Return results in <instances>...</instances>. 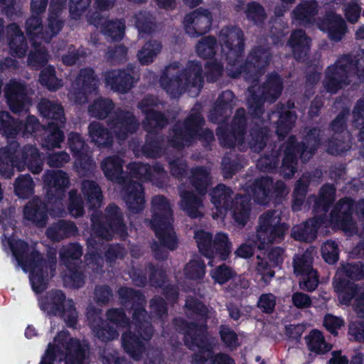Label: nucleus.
<instances>
[{"instance_id":"62","label":"nucleus","mask_w":364,"mask_h":364,"mask_svg":"<svg viewBox=\"0 0 364 364\" xmlns=\"http://www.w3.org/2000/svg\"><path fill=\"white\" fill-rule=\"evenodd\" d=\"M34 182L29 174L19 176L14 183L16 194L22 198H27L33 193Z\"/></svg>"},{"instance_id":"9","label":"nucleus","mask_w":364,"mask_h":364,"mask_svg":"<svg viewBox=\"0 0 364 364\" xmlns=\"http://www.w3.org/2000/svg\"><path fill=\"white\" fill-rule=\"evenodd\" d=\"M354 75L364 79V49L358 51L353 56L344 55L328 66L322 84L328 92L335 94L349 85Z\"/></svg>"},{"instance_id":"57","label":"nucleus","mask_w":364,"mask_h":364,"mask_svg":"<svg viewBox=\"0 0 364 364\" xmlns=\"http://www.w3.org/2000/svg\"><path fill=\"white\" fill-rule=\"evenodd\" d=\"M21 129V122L12 118L6 112H0V132L6 138H14Z\"/></svg>"},{"instance_id":"30","label":"nucleus","mask_w":364,"mask_h":364,"mask_svg":"<svg viewBox=\"0 0 364 364\" xmlns=\"http://www.w3.org/2000/svg\"><path fill=\"white\" fill-rule=\"evenodd\" d=\"M68 144L70 151L77 157L75 164L80 168L89 171L95 168V162L87 154H84L85 141L80 134L70 132L68 136Z\"/></svg>"},{"instance_id":"16","label":"nucleus","mask_w":364,"mask_h":364,"mask_svg":"<svg viewBox=\"0 0 364 364\" xmlns=\"http://www.w3.org/2000/svg\"><path fill=\"white\" fill-rule=\"evenodd\" d=\"M194 237L199 251L208 258L218 257L220 260H225L231 252L232 243L226 233L219 232L213 239L210 232L198 230Z\"/></svg>"},{"instance_id":"45","label":"nucleus","mask_w":364,"mask_h":364,"mask_svg":"<svg viewBox=\"0 0 364 364\" xmlns=\"http://www.w3.org/2000/svg\"><path fill=\"white\" fill-rule=\"evenodd\" d=\"M81 193L90 208H98L102 205L103 195L100 186L94 181L84 180L81 183Z\"/></svg>"},{"instance_id":"24","label":"nucleus","mask_w":364,"mask_h":364,"mask_svg":"<svg viewBox=\"0 0 364 364\" xmlns=\"http://www.w3.org/2000/svg\"><path fill=\"white\" fill-rule=\"evenodd\" d=\"M105 83L114 92L124 94L128 92L137 81L134 75V67L110 70L104 73Z\"/></svg>"},{"instance_id":"2","label":"nucleus","mask_w":364,"mask_h":364,"mask_svg":"<svg viewBox=\"0 0 364 364\" xmlns=\"http://www.w3.org/2000/svg\"><path fill=\"white\" fill-rule=\"evenodd\" d=\"M119 295L122 304L126 308L131 304L134 311L129 330L122 337V346L134 359L139 360L146 350L144 341H149L153 335V328L149 321V316L144 308L146 300L138 291L127 287L121 288Z\"/></svg>"},{"instance_id":"35","label":"nucleus","mask_w":364,"mask_h":364,"mask_svg":"<svg viewBox=\"0 0 364 364\" xmlns=\"http://www.w3.org/2000/svg\"><path fill=\"white\" fill-rule=\"evenodd\" d=\"M234 221L242 227H244L250 219L251 213V204L250 199L246 196L237 195L231 200L228 208Z\"/></svg>"},{"instance_id":"60","label":"nucleus","mask_w":364,"mask_h":364,"mask_svg":"<svg viewBox=\"0 0 364 364\" xmlns=\"http://www.w3.org/2000/svg\"><path fill=\"white\" fill-rule=\"evenodd\" d=\"M312 252L306 250L302 254L295 255L293 261L294 272L296 275H304L315 270L312 267Z\"/></svg>"},{"instance_id":"13","label":"nucleus","mask_w":364,"mask_h":364,"mask_svg":"<svg viewBox=\"0 0 364 364\" xmlns=\"http://www.w3.org/2000/svg\"><path fill=\"white\" fill-rule=\"evenodd\" d=\"M283 85L281 78L277 74L268 75L267 80L262 87L256 84L247 90V105L249 112L255 119H259L263 114V103L267 101L274 102L281 95Z\"/></svg>"},{"instance_id":"33","label":"nucleus","mask_w":364,"mask_h":364,"mask_svg":"<svg viewBox=\"0 0 364 364\" xmlns=\"http://www.w3.org/2000/svg\"><path fill=\"white\" fill-rule=\"evenodd\" d=\"M336 188L333 185L325 184L319 191L318 198L315 196H310L307 198V202L311 204L314 203L313 211L326 218V213L328 211L330 205L335 200Z\"/></svg>"},{"instance_id":"58","label":"nucleus","mask_w":364,"mask_h":364,"mask_svg":"<svg viewBox=\"0 0 364 364\" xmlns=\"http://www.w3.org/2000/svg\"><path fill=\"white\" fill-rule=\"evenodd\" d=\"M309 183L310 176L309 175H303L296 182L293 192L292 210L294 211L301 210Z\"/></svg>"},{"instance_id":"6","label":"nucleus","mask_w":364,"mask_h":364,"mask_svg":"<svg viewBox=\"0 0 364 364\" xmlns=\"http://www.w3.org/2000/svg\"><path fill=\"white\" fill-rule=\"evenodd\" d=\"M106 127L97 121L91 122L87 127L90 143L98 148H109L114 142L112 133L119 140H125L139 127V122L129 111L117 108L109 116Z\"/></svg>"},{"instance_id":"64","label":"nucleus","mask_w":364,"mask_h":364,"mask_svg":"<svg viewBox=\"0 0 364 364\" xmlns=\"http://www.w3.org/2000/svg\"><path fill=\"white\" fill-rule=\"evenodd\" d=\"M48 60L49 55L46 50L39 46L38 42L33 43V50H31L28 57V65L37 68L46 64Z\"/></svg>"},{"instance_id":"8","label":"nucleus","mask_w":364,"mask_h":364,"mask_svg":"<svg viewBox=\"0 0 364 364\" xmlns=\"http://www.w3.org/2000/svg\"><path fill=\"white\" fill-rule=\"evenodd\" d=\"M26 166L33 174L43 170V163L35 146L26 145L20 149L18 143L14 141L0 149V173L5 178L14 174V166L21 171Z\"/></svg>"},{"instance_id":"17","label":"nucleus","mask_w":364,"mask_h":364,"mask_svg":"<svg viewBox=\"0 0 364 364\" xmlns=\"http://www.w3.org/2000/svg\"><path fill=\"white\" fill-rule=\"evenodd\" d=\"M289 229V226L281 222L280 213L268 210L259 218L257 237L262 245L279 242Z\"/></svg>"},{"instance_id":"27","label":"nucleus","mask_w":364,"mask_h":364,"mask_svg":"<svg viewBox=\"0 0 364 364\" xmlns=\"http://www.w3.org/2000/svg\"><path fill=\"white\" fill-rule=\"evenodd\" d=\"M335 288L340 302L348 305L355 299V310L360 317H364V289L353 282L345 284L344 281H339Z\"/></svg>"},{"instance_id":"31","label":"nucleus","mask_w":364,"mask_h":364,"mask_svg":"<svg viewBox=\"0 0 364 364\" xmlns=\"http://www.w3.org/2000/svg\"><path fill=\"white\" fill-rule=\"evenodd\" d=\"M43 180L47 189L48 199H53L54 194L64 195L70 184L67 173L61 170H48L43 176Z\"/></svg>"},{"instance_id":"61","label":"nucleus","mask_w":364,"mask_h":364,"mask_svg":"<svg viewBox=\"0 0 364 364\" xmlns=\"http://www.w3.org/2000/svg\"><path fill=\"white\" fill-rule=\"evenodd\" d=\"M351 135L349 132H345L344 134L333 136L328 143L327 151L333 155L340 154L347 151L350 148Z\"/></svg>"},{"instance_id":"1","label":"nucleus","mask_w":364,"mask_h":364,"mask_svg":"<svg viewBox=\"0 0 364 364\" xmlns=\"http://www.w3.org/2000/svg\"><path fill=\"white\" fill-rule=\"evenodd\" d=\"M221 58L228 61L227 73L231 77L242 76L246 80H257L269 65L271 53L267 48L257 47L249 54L245 63L237 67L244 50L242 31L237 26H225L218 33Z\"/></svg>"},{"instance_id":"15","label":"nucleus","mask_w":364,"mask_h":364,"mask_svg":"<svg viewBox=\"0 0 364 364\" xmlns=\"http://www.w3.org/2000/svg\"><path fill=\"white\" fill-rule=\"evenodd\" d=\"M40 308L49 315H60L66 325L75 327L77 321V312L72 299L65 300L60 290L51 291L41 299Z\"/></svg>"},{"instance_id":"4","label":"nucleus","mask_w":364,"mask_h":364,"mask_svg":"<svg viewBox=\"0 0 364 364\" xmlns=\"http://www.w3.org/2000/svg\"><path fill=\"white\" fill-rule=\"evenodd\" d=\"M204 82L203 66L198 60H189L186 66L174 61L164 69L159 84L171 97H178L188 92L191 95H198Z\"/></svg>"},{"instance_id":"18","label":"nucleus","mask_w":364,"mask_h":364,"mask_svg":"<svg viewBox=\"0 0 364 364\" xmlns=\"http://www.w3.org/2000/svg\"><path fill=\"white\" fill-rule=\"evenodd\" d=\"M100 85V79L95 70L90 68L81 69L68 90L69 100L75 104H85L88 95L96 92Z\"/></svg>"},{"instance_id":"37","label":"nucleus","mask_w":364,"mask_h":364,"mask_svg":"<svg viewBox=\"0 0 364 364\" xmlns=\"http://www.w3.org/2000/svg\"><path fill=\"white\" fill-rule=\"evenodd\" d=\"M314 214L313 218L292 228L291 236L295 240L310 242L316 238L318 228L321 224L324 223L325 218L322 217L321 220L318 214Z\"/></svg>"},{"instance_id":"55","label":"nucleus","mask_w":364,"mask_h":364,"mask_svg":"<svg viewBox=\"0 0 364 364\" xmlns=\"http://www.w3.org/2000/svg\"><path fill=\"white\" fill-rule=\"evenodd\" d=\"M218 50V40L213 36H207L200 38L196 45L197 55L203 58H213Z\"/></svg>"},{"instance_id":"42","label":"nucleus","mask_w":364,"mask_h":364,"mask_svg":"<svg viewBox=\"0 0 364 364\" xmlns=\"http://www.w3.org/2000/svg\"><path fill=\"white\" fill-rule=\"evenodd\" d=\"M38 109L42 116L53 120L55 124H64L65 117L63 106L58 102L42 99L38 105Z\"/></svg>"},{"instance_id":"53","label":"nucleus","mask_w":364,"mask_h":364,"mask_svg":"<svg viewBox=\"0 0 364 364\" xmlns=\"http://www.w3.org/2000/svg\"><path fill=\"white\" fill-rule=\"evenodd\" d=\"M347 277L351 279L360 280L364 277V264L361 262L342 264L335 277V282L338 280L344 281Z\"/></svg>"},{"instance_id":"54","label":"nucleus","mask_w":364,"mask_h":364,"mask_svg":"<svg viewBox=\"0 0 364 364\" xmlns=\"http://www.w3.org/2000/svg\"><path fill=\"white\" fill-rule=\"evenodd\" d=\"M305 341L309 350L316 353H324L331 349V345L328 343L323 333L318 331L314 329L305 336Z\"/></svg>"},{"instance_id":"38","label":"nucleus","mask_w":364,"mask_h":364,"mask_svg":"<svg viewBox=\"0 0 364 364\" xmlns=\"http://www.w3.org/2000/svg\"><path fill=\"white\" fill-rule=\"evenodd\" d=\"M128 168L132 178H139L141 181H154L165 175L163 166L159 163L151 168L146 164L134 162L130 164Z\"/></svg>"},{"instance_id":"32","label":"nucleus","mask_w":364,"mask_h":364,"mask_svg":"<svg viewBox=\"0 0 364 364\" xmlns=\"http://www.w3.org/2000/svg\"><path fill=\"white\" fill-rule=\"evenodd\" d=\"M317 25L321 31L327 32L330 39L334 41H341L347 29L343 18L332 11L326 14L324 19L319 20Z\"/></svg>"},{"instance_id":"46","label":"nucleus","mask_w":364,"mask_h":364,"mask_svg":"<svg viewBox=\"0 0 364 364\" xmlns=\"http://www.w3.org/2000/svg\"><path fill=\"white\" fill-rule=\"evenodd\" d=\"M277 118L276 132L279 137H284L293 127L296 117L291 111H277L272 112L267 115L268 120L272 121L273 118Z\"/></svg>"},{"instance_id":"50","label":"nucleus","mask_w":364,"mask_h":364,"mask_svg":"<svg viewBox=\"0 0 364 364\" xmlns=\"http://www.w3.org/2000/svg\"><path fill=\"white\" fill-rule=\"evenodd\" d=\"M114 109V102L109 98L98 97L87 107V113L90 117L100 120L106 119Z\"/></svg>"},{"instance_id":"12","label":"nucleus","mask_w":364,"mask_h":364,"mask_svg":"<svg viewBox=\"0 0 364 364\" xmlns=\"http://www.w3.org/2000/svg\"><path fill=\"white\" fill-rule=\"evenodd\" d=\"M87 350L86 345L70 338L68 333L63 331L55 337L53 343L48 345L41 364H53L57 358L65 359V364H84Z\"/></svg>"},{"instance_id":"51","label":"nucleus","mask_w":364,"mask_h":364,"mask_svg":"<svg viewBox=\"0 0 364 364\" xmlns=\"http://www.w3.org/2000/svg\"><path fill=\"white\" fill-rule=\"evenodd\" d=\"M232 194V191L223 184L218 185L210 193L212 203L220 213L223 210H228Z\"/></svg>"},{"instance_id":"52","label":"nucleus","mask_w":364,"mask_h":364,"mask_svg":"<svg viewBox=\"0 0 364 364\" xmlns=\"http://www.w3.org/2000/svg\"><path fill=\"white\" fill-rule=\"evenodd\" d=\"M63 124H55L54 122H50L48 127L45 129L44 136L42 139V147L48 149L60 147V144L63 141L64 134L60 130V127Z\"/></svg>"},{"instance_id":"49","label":"nucleus","mask_w":364,"mask_h":364,"mask_svg":"<svg viewBox=\"0 0 364 364\" xmlns=\"http://www.w3.org/2000/svg\"><path fill=\"white\" fill-rule=\"evenodd\" d=\"M162 43L157 40H150L144 43L136 53L137 60L142 65L151 64L161 52Z\"/></svg>"},{"instance_id":"39","label":"nucleus","mask_w":364,"mask_h":364,"mask_svg":"<svg viewBox=\"0 0 364 364\" xmlns=\"http://www.w3.org/2000/svg\"><path fill=\"white\" fill-rule=\"evenodd\" d=\"M7 33L11 55L18 58L24 57L28 46L25 36L19 26L16 23H11L7 28Z\"/></svg>"},{"instance_id":"14","label":"nucleus","mask_w":364,"mask_h":364,"mask_svg":"<svg viewBox=\"0 0 364 364\" xmlns=\"http://www.w3.org/2000/svg\"><path fill=\"white\" fill-rule=\"evenodd\" d=\"M183 333L185 343L191 350L198 349V353L195 355V364H216L215 355L211 352V346L206 338V328L203 325H196L194 323H184Z\"/></svg>"},{"instance_id":"21","label":"nucleus","mask_w":364,"mask_h":364,"mask_svg":"<svg viewBox=\"0 0 364 364\" xmlns=\"http://www.w3.org/2000/svg\"><path fill=\"white\" fill-rule=\"evenodd\" d=\"M289 189L282 181L273 183L271 178L262 176L256 179L251 186L252 197L256 203L267 205L272 198H282L288 195Z\"/></svg>"},{"instance_id":"63","label":"nucleus","mask_w":364,"mask_h":364,"mask_svg":"<svg viewBox=\"0 0 364 364\" xmlns=\"http://www.w3.org/2000/svg\"><path fill=\"white\" fill-rule=\"evenodd\" d=\"M40 82L51 91H55L63 87L61 80L55 76V71L51 66L45 68L40 75Z\"/></svg>"},{"instance_id":"11","label":"nucleus","mask_w":364,"mask_h":364,"mask_svg":"<svg viewBox=\"0 0 364 364\" xmlns=\"http://www.w3.org/2000/svg\"><path fill=\"white\" fill-rule=\"evenodd\" d=\"M321 130L310 129L301 144L296 143L294 136H290L287 141L284 158L281 166V172L284 177L290 178L296 172L298 155L303 161H309L320 144Z\"/></svg>"},{"instance_id":"41","label":"nucleus","mask_w":364,"mask_h":364,"mask_svg":"<svg viewBox=\"0 0 364 364\" xmlns=\"http://www.w3.org/2000/svg\"><path fill=\"white\" fill-rule=\"evenodd\" d=\"M78 229L72 221L60 220L52 224L46 230V235L53 241H60L75 236Z\"/></svg>"},{"instance_id":"56","label":"nucleus","mask_w":364,"mask_h":364,"mask_svg":"<svg viewBox=\"0 0 364 364\" xmlns=\"http://www.w3.org/2000/svg\"><path fill=\"white\" fill-rule=\"evenodd\" d=\"M133 21L139 31V36L151 34L155 29L156 21L154 16L147 11H139L133 16Z\"/></svg>"},{"instance_id":"20","label":"nucleus","mask_w":364,"mask_h":364,"mask_svg":"<svg viewBox=\"0 0 364 364\" xmlns=\"http://www.w3.org/2000/svg\"><path fill=\"white\" fill-rule=\"evenodd\" d=\"M245 110L243 108L238 109L230 129L225 130L223 125L218 127L216 134L220 144L226 148L238 146L239 149L243 150L245 147Z\"/></svg>"},{"instance_id":"36","label":"nucleus","mask_w":364,"mask_h":364,"mask_svg":"<svg viewBox=\"0 0 364 364\" xmlns=\"http://www.w3.org/2000/svg\"><path fill=\"white\" fill-rule=\"evenodd\" d=\"M48 208L45 203L39 198H34L24 207V218L37 226L43 227L47 223Z\"/></svg>"},{"instance_id":"34","label":"nucleus","mask_w":364,"mask_h":364,"mask_svg":"<svg viewBox=\"0 0 364 364\" xmlns=\"http://www.w3.org/2000/svg\"><path fill=\"white\" fill-rule=\"evenodd\" d=\"M90 23L100 28L101 32L111 40H121L124 34L125 21L122 19L115 21H108L98 16L92 18L87 17Z\"/></svg>"},{"instance_id":"5","label":"nucleus","mask_w":364,"mask_h":364,"mask_svg":"<svg viewBox=\"0 0 364 364\" xmlns=\"http://www.w3.org/2000/svg\"><path fill=\"white\" fill-rule=\"evenodd\" d=\"M92 223V234L87 240L89 249L88 256H86L87 264L90 268L98 271L103 263L102 257L96 252L101 245L97 239L109 240L113 234L117 233L121 237L126 235V227L122 220V214L119 208L113 204L109 205L105 210V215H101L95 213L91 216Z\"/></svg>"},{"instance_id":"25","label":"nucleus","mask_w":364,"mask_h":364,"mask_svg":"<svg viewBox=\"0 0 364 364\" xmlns=\"http://www.w3.org/2000/svg\"><path fill=\"white\" fill-rule=\"evenodd\" d=\"M180 201L178 205L189 217L192 218H201L204 215V196L187 188L184 184L178 187Z\"/></svg>"},{"instance_id":"44","label":"nucleus","mask_w":364,"mask_h":364,"mask_svg":"<svg viewBox=\"0 0 364 364\" xmlns=\"http://www.w3.org/2000/svg\"><path fill=\"white\" fill-rule=\"evenodd\" d=\"M318 12V5L314 0L305 1L296 7L292 12V18L300 24L308 25L314 22Z\"/></svg>"},{"instance_id":"7","label":"nucleus","mask_w":364,"mask_h":364,"mask_svg":"<svg viewBox=\"0 0 364 364\" xmlns=\"http://www.w3.org/2000/svg\"><path fill=\"white\" fill-rule=\"evenodd\" d=\"M152 218L150 221L151 228L159 240L151 245V250L156 259H165L168 257L167 250H173L177 247V238L174 232L173 211L169 202L162 196H156L152 201Z\"/></svg>"},{"instance_id":"40","label":"nucleus","mask_w":364,"mask_h":364,"mask_svg":"<svg viewBox=\"0 0 364 364\" xmlns=\"http://www.w3.org/2000/svg\"><path fill=\"white\" fill-rule=\"evenodd\" d=\"M122 163V160L118 156H112L105 159L100 166L108 180L123 184L127 180L123 176Z\"/></svg>"},{"instance_id":"23","label":"nucleus","mask_w":364,"mask_h":364,"mask_svg":"<svg viewBox=\"0 0 364 364\" xmlns=\"http://www.w3.org/2000/svg\"><path fill=\"white\" fill-rule=\"evenodd\" d=\"M212 21V13L200 7L186 14L183 24L186 34L191 38H197L210 31Z\"/></svg>"},{"instance_id":"28","label":"nucleus","mask_w":364,"mask_h":364,"mask_svg":"<svg viewBox=\"0 0 364 364\" xmlns=\"http://www.w3.org/2000/svg\"><path fill=\"white\" fill-rule=\"evenodd\" d=\"M87 318L95 336L100 341L107 342L118 338L119 333L117 329L102 319L101 310L92 306L89 307Z\"/></svg>"},{"instance_id":"48","label":"nucleus","mask_w":364,"mask_h":364,"mask_svg":"<svg viewBox=\"0 0 364 364\" xmlns=\"http://www.w3.org/2000/svg\"><path fill=\"white\" fill-rule=\"evenodd\" d=\"M189 179L192 186L200 195H205L212 181L209 170L203 166L192 168Z\"/></svg>"},{"instance_id":"19","label":"nucleus","mask_w":364,"mask_h":364,"mask_svg":"<svg viewBox=\"0 0 364 364\" xmlns=\"http://www.w3.org/2000/svg\"><path fill=\"white\" fill-rule=\"evenodd\" d=\"M39 15L32 14L26 21V32L31 41L38 42L43 41L49 43L51 39L57 36L64 26V22H60L55 17L48 16L46 25L43 26Z\"/></svg>"},{"instance_id":"26","label":"nucleus","mask_w":364,"mask_h":364,"mask_svg":"<svg viewBox=\"0 0 364 364\" xmlns=\"http://www.w3.org/2000/svg\"><path fill=\"white\" fill-rule=\"evenodd\" d=\"M28 94V87L22 81L11 80L5 87V97L14 112L23 111L30 104Z\"/></svg>"},{"instance_id":"10","label":"nucleus","mask_w":364,"mask_h":364,"mask_svg":"<svg viewBox=\"0 0 364 364\" xmlns=\"http://www.w3.org/2000/svg\"><path fill=\"white\" fill-rule=\"evenodd\" d=\"M204 123L205 121L198 109L194 107L184 122H177L169 131L168 145L180 150L186 146H189L197 136L207 141L213 140V132L208 129H203Z\"/></svg>"},{"instance_id":"22","label":"nucleus","mask_w":364,"mask_h":364,"mask_svg":"<svg viewBox=\"0 0 364 364\" xmlns=\"http://www.w3.org/2000/svg\"><path fill=\"white\" fill-rule=\"evenodd\" d=\"M353 210L354 203L351 198L346 197L339 200L331 212V223L348 235L357 234L358 227L352 218Z\"/></svg>"},{"instance_id":"47","label":"nucleus","mask_w":364,"mask_h":364,"mask_svg":"<svg viewBox=\"0 0 364 364\" xmlns=\"http://www.w3.org/2000/svg\"><path fill=\"white\" fill-rule=\"evenodd\" d=\"M311 40L301 30L295 31L291 36L289 44L294 56L297 60H303L308 53Z\"/></svg>"},{"instance_id":"3","label":"nucleus","mask_w":364,"mask_h":364,"mask_svg":"<svg viewBox=\"0 0 364 364\" xmlns=\"http://www.w3.org/2000/svg\"><path fill=\"white\" fill-rule=\"evenodd\" d=\"M5 240L9 245L18 264L24 272H31L29 278L33 290L40 293L46 289L48 279L55 274L56 253L50 252L46 259L33 246H28L21 240L6 238Z\"/></svg>"},{"instance_id":"29","label":"nucleus","mask_w":364,"mask_h":364,"mask_svg":"<svg viewBox=\"0 0 364 364\" xmlns=\"http://www.w3.org/2000/svg\"><path fill=\"white\" fill-rule=\"evenodd\" d=\"M122 185V198L129 211L132 214L142 211L145 207V199L141 185L132 180Z\"/></svg>"},{"instance_id":"43","label":"nucleus","mask_w":364,"mask_h":364,"mask_svg":"<svg viewBox=\"0 0 364 364\" xmlns=\"http://www.w3.org/2000/svg\"><path fill=\"white\" fill-rule=\"evenodd\" d=\"M234 94L230 90L224 91L218 98L209 118L213 122H219L222 117L230 114L232 107Z\"/></svg>"},{"instance_id":"59","label":"nucleus","mask_w":364,"mask_h":364,"mask_svg":"<svg viewBox=\"0 0 364 364\" xmlns=\"http://www.w3.org/2000/svg\"><path fill=\"white\" fill-rule=\"evenodd\" d=\"M145 115L142 126L149 134L156 133L167 124V119L160 112H151Z\"/></svg>"}]
</instances>
